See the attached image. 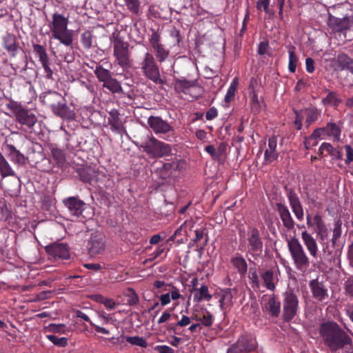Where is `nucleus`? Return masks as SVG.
<instances>
[{
  "label": "nucleus",
  "instance_id": "nucleus-44",
  "mask_svg": "<svg viewBox=\"0 0 353 353\" xmlns=\"http://www.w3.org/2000/svg\"><path fill=\"white\" fill-rule=\"evenodd\" d=\"M289 64L288 69L291 72H294L296 71L297 63H298V57L296 55L294 48H290L289 51Z\"/></svg>",
  "mask_w": 353,
  "mask_h": 353
},
{
  "label": "nucleus",
  "instance_id": "nucleus-31",
  "mask_svg": "<svg viewBox=\"0 0 353 353\" xmlns=\"http://www.w3.org/2000/svg\"><path fill=\"white\" fill-rule=\"evenodd\" d=\"M0 174L2 178L14 176L16 174L5 157L0 152Z\"/></svg>",
  "mask_w": 353,
  "mask_h": 353
},
{
  "label": "nucleus",
  "instance_id": "nucleus-54",
  "mask_svg": "<svg viewBox=\"0 0 353 353\" xmlns=\"http://www.w3.org/2000/svg\"><path fill=\"white\" fill-rule=\"evenodd\" d=\"M344 288L346 294L353 297V278H350L345 281Z\"/></svg>",
  "mask_w": 353,
  "mask_h": 353
},
{
  "label": "nucleus",
  "instance_id": "nucleus-22",
  "mask_svg": "<svg viewBox=\"0 0 353 353\" xmlns=\"http://www.w3.org/2000/svg\"><path fill=\"white\" fill-rule=\"evenodd\" d=\"M108 123L112 131L122 134L124 132V127L121 119L119 118V114L115 109L109 112Z\"/></svg>",
  "mask_w": 353,
  "mask_h": 353
},
{
  "label": "nucleus",
  "instance_id": "nucleus-58",
  "mask_svg": "<svg viewBox=\"0 0 353 353\" xmlns=\"http://www.w3.org/2000/svg\"><path fill=\"white\" fill-rule=\"evenodd\" d=\"M205 151L211 155L214 160H219V155L216 148L213 145H207L205 148Z\"/></svg>",
  "mask_w": 353,
  "mask_h": 353
},
{
  "label": "nucleus",
  "instance_id": "nucleus-42",
  "mask_svg": "<svg viewBox=\"0 0 353 353\" xmlns=\"http://www.w3.org/2000/svg\"><path fill=\"white\" fill-rule=\"evenodd\" d=\"M324 130L328 134L333 136L336 141H339L341 130L335 123H327Z\"/></svg>",
  "mask_w": 353,
  "mask_h": 353
},
{
  "label": "nucleus",
  "instance_id": "nucleus-43",
  "mask_svg": "<svg viewBox=\"0 0 353 353\" xmlns=\"http://www.w3.org/2000/svg\"><path fill=\"white\" fill-rule=\"evenodd\" d=\"M127 9L132 13L138 14L140 11L139 0H123Z\"/></svg>",
  "mask_w": 353,
  "mask_h": 353
},
{
  "label": "nucleus",
  "instance_id": "nucleus-20",
  "mask_svg": "<svg viewBox=\"0 0 353 353\" xmlns=\"http://www.w3.org/2000/svg\"><path fill=\"white\" fill-rule=\"evenodd\" d=\"M279 273L278 268L265 270L261 275V279L267 289L274 291L276 283L278 281L277 274Z\"/></svg>",
  "mask_w": 353,
  "mask_h": 353
},
{
  "label": "nucleus",
  "instance_id": "nucleus-16",
  "mask_svg": "<svg viewBox=\"0 0 353 353\" xmlns=\"http://www.w3.org/2000/svg\"><path fill=\"white\" fill-rule=\"evenodd\" d=\"M102 234L94 232L88 242V250L91 255L100 254L105 248V242Z\"/></svg>",
  "mask_w": 353,
  "mask_h": 353
},
{
  "label": "nucleus",
  "instance_id": "nucleus-21",
  "mask_svg": "<svg viewBox=\"0 0 353 353\" xmlns=\"http://www.w3.org/2000/svg\"><path fill=\"white\" fill-rule=\"evenodd\" d=\"M276 210L283 222V224L288 230H292L294 227V221L290 214L288 207L281 203L276 204Z\"/></svg>",
  "mask_w": 353,
  "mask_h": 353
},
{
  "label": "nucleus",
  "instance_id": "nucleus-47",
  "mask_svg": "<svg viewBox=\"0 0 353 353\" xmlns=\"http://www.w3.org/2000/svg\"><path fill=\"white\" fill-rule=\"evenodd\" d=\"M81 41L85 48L89 49L92 46V34L89 31H86L81 34Z\"/></svg>",
  "mask_w": 353,
  "mask_h": 353
},
{
  "label": "nucleus",
  "instance_id": "nucleus-25",
  "mask_svg": "<svg viewBox=\"0 0 353 353\" xmlns=\"http://www.w3.org/2000/svg\"><path fill=\"white\" fill-rule=\"evenodd\" d=\"M192 319L201 322L200 323L205 327H210L213 324L212 314L205 308H202L198 313H193Z\"/></svg>",
  "mask_w": 353,
  "mask_h": 353
},
{
  "label": "nucleus",
  "instance_id": "nucleus-8",
  "mask_svg": "<svg viewBox=\"0 0 353 353\" xmlns=\"http://www.w3.org/2000/svg\"><path fill=\"white\" fill-rule=\"evenodd\" d=\"M148 124L156 134H168L165 139L171 141L174 137V130L167 121L159 117L150 116Z\"/></svg>",
  "mask_w": 353,
  "mask_h": 353
},
{
  "label": "nucleus",
  "instance_id": "nucleus-41",
  "mask_svg": "<svg viewBox=\"0 0 353 353\" xmlns=\"http://www.w3.org/2000/svg\"><path fill=\"white\" fill-rule=\"evenodd\" d=\"M232 265L241 274H244L247 271V263L244 259L241 257H236L232 260Z\"/></svg>",
  "mask_w": 353,
  "mask_h": 353
},
{
  "label": "nucleus",
  "instance_id": "nucleus-12",
  "mask_svg": "<svg viewBox=\"0 0 353 353\" xmlns=\"http://www.w3.org/2000/svg\"><path fill=\"white\" fill-rule=\"evenodd\" d=\"M16 120L22 125L25 130H30L37 122L36 115L32 112L20 108L14 112Z\"/></svg>",
  "mask_w": 353,
  "mask_h": 353
},
{
  "label": "nucleus",
  "instance_id": "nucleus-5",
  "mask_svg": "<svg viewBox=\"0 0 353 353\" xmlns=\"http://www.w3.org/2000/svg\"><path fill=\"white\" fill-rule=\"evenodd\" d=\"M283 316L285 321H291L299 312V299L292 288H288L283 294Z\"/></svg>",
  "mask_w": 353,
  "mask_h": 353
},
{
  "label": "nucleus",
  "instance_id": "nucleus-48",
  "mask_svg": "<svg viewBox=\"0 0 353 353\" xmlns=\"http://www.w3.org/2000/svg\"><path fill=\"white\" fill-rule=\"evenodd\" d=\"M47 338L53 344H54L57 346L64 347L67 345L68 339L65 337L58 338L54 335L50 334V335H47Z\"/></svg>",
  "mask_w": 353,
  "mask_h": 353
},
{
  "label": "nucleus",
  "instance_id": "nucleus-60",
  "mask_svg": "<svg viewBox=\"0 0 353 353\" xmlns=\"http://www.w3.org/2000/svg\"><path fill=\"white\" fill-rule=\"evenodd\" d=\"M191 320H192V316L189 317L185 315H183L181 319L176 323V326H187L191 323Z\"/></svg>",
  "mask_w": 353,
  "mask_h": 353
},
{
  "label": "nucleus",
  "instance_id": "nucleus-35",
  "mask_svg": "<svg viewBox=\"0 0 353 353\" xmlns=\"http://www.w3.org/2000/svg\"><path fill=\"white\" fill-rule=\"evenodd\" d=\"M193 292L194 301L196 302H200L203 299L209 301L212 297L209 294L208 288L206 285H202L199 288H194Z\"/></svg>",
  "mask_w": 353,
  "mask_h": 353
},
{
  "label": "nucleus",
  "instance_id": "nucleus-24",
  "mask_svg": "<svg viewBox=\"0 0 353 353\" xmlns=\"http://www.w3.org/2000/svg\"><path fill=\"white\" fill-rule=\"evenodd\" d=\"M288 200L292 212L296 219L299 221L303 220L304 212L297 195L294 192H290L288 194Z\"/></svg>",
  "mask_w": 353,
  "mask_h": 353
},
{
  "label": "nucleus",
  "instance_id": "nucleus-53",
  "mask_svg": "<svg viewBox=\"0 0 353 353\" xmlns=\"http://www.w3.org/2000/svg\"><path fill=\"white\" fill-rule=\"evenodd\" d=\"M170 36L172 39V46H175L176 45H179L180 43V36H179V31L177 30L175 28H173L170 30Z\"/></svg>",
  "mask_w": 353,
  "mask_h": 353
},
{
  "label": "nucleus",
  "instance_id": "nucleus-19",
  "mask_svg": "<svg viewBox=\"0 0 353 353\" xmlns=\"http://www.w3.org/2000/svg\"><path fill=\"white\" fill-rule=\"evenodd\" d=\"M263 307L268 311L272 316H277L281 311V303L274 295L264 296Z\"/></svg>",
  "mask_w": 353,
  "mask_h": 353
},
{
  "label": "nucleus",
  "instance_id": "nucleus-10",
  "mask_svg": "<svg viewBox=\"0 0 353 353\" xmlns=\"http://www.w3.org/2000/svg\"><path fill=\"white\" fill-rule=\"evenodd\" d=\"M295 114L294 125L297 130H301V122L303 118H305V123L307 126H309L318 119L319 112L316 108H310L296 111Z\"/></svg>",
  "mask_w": 353,
  "mask_h": 353
},
{
  "label": "nucleus",
  "instance_id": "nucleus-6",
  "mask_svg": "<svg viewBox=\"0 0 353 353\" xmlns=\"http://www.w3.org/2000/svg\"><path fill=\"white\" fill-rule=\"evenodd\" d=\"M288 247L294 264L298 269L305 268L309 265V259L304 249L296 237L287 240Z\"/></svg>",
  "mask_w": 353,
  "mask_h": 353
},
{
  "label": "nucleus",
  "instance_id": "nucleus-59",
  "mask_svg": "<svg viewBox=\"0 0 353 353\" xmlns=\"http://www.w3.org/2000/svg\"><path fill=\"white\" fill-rule=\"evenodd\" d=\"M128 296H129V299L128 301L130 305H135V304L138 303L139 297L134 290H130L129 291Z\"/></svg>",
  "mask_w": 353,
  "mask_h": 353
},
{
  "label": "nucleus",
  "instance_id": "nucleus-50",
  "mask_svg": "<svg viewBox=\"0 0 353 353\" xmlns=\"http://www.w3.org/2000/svg\"><path fill=\"white\" fill-rule=\"evenodd\" d=\"M193 227V223L191 221H185L183 225H181L179 228H178L174 234V236L178 235H182V232L185 234H188L187 228H188L190 230Z\"/></svg>",
  "mask_w": 353,
  "mask_h": 353
},
{
  "label": "nucleus",
  "instance_id": "nucleus-30",
  "mask_svg": "<svg viewBox=\"0 0 353 353\" xmlns=\"http://www.w3.org/2000/svg\"><path fill=\"white\" fill-rule=\"evenodd\" d=\"M6 148L9 151V158L12 162L19 164L25 163L26 158L24 155L21 153L19 150H17V148L13 145L8 144Z\"/></svg>",
  "mask_w": 353,
  "mask_h": 353
},
{
  "label": "nucleus",
  "instance_id": "nucleus-57",
  "mask_svg": "<svg viewBox=\"0 0 353 353\" xmlns=\"http://www.w3.org/2000/svg\"><path fill=\"white\" fill-rule=\"evenodd\" d=\"M154 350L158 353H174V350L168 345H157Z\"/></svg>",
  "mask_w": 353,
  "mask_h": 353
},
{
  "label": "nucleus",
  "instance_id": "nucleus-29",
  "mask_svg": "<svg viewBox=\"0 0 353 353\" xmlns=\"http://www.w3.org/2000/svg\"><path fill=\"white\" fill-rule=\"evenodd\" d=\"M350 21L347 17L336 18L330 16L328 19V25L336 31H341L347 29L349 26Z\"/></svg>",
  "mask_w": 353,
  "mask_h": 353
},
{
  "label": "nucleus",
  "instance_id": "nucleus-40",
  "mask_svg": "<svg viewBox=\"0 0 353 353\" xmlns=\"http://www.w3.org/2000/svg\"><path fill=\"white\" fill-rule=\"evenodd\" d=\"M184 165V162L181 160L173 161L170 163H166L163 165V170L171 173L172 170H181Z\"/></svg>",
  "mask_w": 353,
  "mask_h": 353
},
{
  "label": "nucleus",
  "instance_id": "nucleus-2",
  "mask_svg": "<svg viewBox=\"0 0 353 353\" xmlns=\"http://www.w3.org/2000/svg\"><path fill=\"white\" fill-rule=\"evenodd\" d=\"M43 104L49 107L57 117L64 119L72 120L75 114L66 103L65 98L57 92H48L40 97Z\"/></svg>",
  "mask_w": 353,
  "mask_h": 353
},
{
  "label": "nucleus",
  "instance_id": "nucleus-34",
  "mask_svg": "<svg viewBox=\"0 0 353 353\" xmlns=\"http://www.w3.org/2000/svg\"><path fill=\"white\" fill-rule=\"evenodd\" d=\"M327 96L321 101L323 105L338 106L341 102V98L336 92L327 91Z\"/></svg>",
  "mask_w": 353,
  "mask_h": 353
},
{
  "label": "nucleus",
  "instance_id": "nucleus-11",
  "mask_svg": "<svg viewBox=\"0 0 353 353\" xmlns=\"http://www.w3.org/2000/svg\"><path fill=\"white\" fill-rule=\"evenodd\" d=\"M149 42L158 61H164L169 56V50H166L161 43L160 34L154 31L149 39Z\"/></svg>",
  "mask_w": 353,
  "mask_h": 353
},
{
  "label": "nucleus",
  "instance_id": "nucleus-4",
  "mask_svg": "<svg viewBox=\"0 0 353 353\" xmlns=\"http://www.w3.org/2000/svg\"><path fill=\"white\" fill-rule=\"evenodd\" d=\"M141 147L145 152L154 158L169 156L172 152L170 145L154 137H148L145 141L141 142Z\"/></svg>",
  "mask_w": 353,
  "mask_h": 353
},
{
  "label": "nucleus",
  "instance_id": "nucleus-46",
  "mask_svg": "<svg viewBox=\"0 0 353 353\" xmlns=\"http://www.w3.org/2000/svg\"><path fill=\"white\" fill-rule=\"evenodd\" d=\"M270 0H258L256 2V8L259 10H263L265 12L270 16L274 14V11L269 8Z\"/></svg>",
  "mask_w": 353,
  "mask_h": 353
},
{
  "label": "nucleus",
  "instance_id": "nucleus-1",
  "mask_svg": "<svg viewBox=\"0 0 353 353\" xmlns=\"http://www.w3.org/2000/svg\"><path fill=\"white\" fill-rule=\"evenodd\" d=\"M319 336L324 345L336 352L352 343L351 338L334 322H326L319 327Z\"/></svg>",
  "mask_w": 353,
  "mask_h": 353
},
{
  "label": "nucleus",
  "instance_id": "nucleus-14",
  "mask_svg": "<svg viewBox=\"0 0 353 353\" xmlns=\"http://www.w3.org/2000/svg\"><path fill=\"white\" fill-rule=\"evenodd\" d=\"M63 203L70 214L76 217L82 215L83 212L86 209L85 203L83 201L73 196L64 199Z\"/></svg>",
  "mask_w": 353,
  "mask_h": 353
},
{
  "label": "nucleus",
  "instance_id": "nucleus-49",
  "mask_svg": "<svg viewBox=\"0 0 353 353\" xmlns=\"http://www.w3.org/2000/svg\"><path fill=\"white\" fill-rule=\"evenodd\" d=\"M322 131H325L324 128L323 129H316V130H314L313 132L312 135L305 141L304 144H305V147L306 149L310 148V143L313 140L316 139L318 137H319L321 134Z\"/></svg>",
  "mask_w": 353,
  "mask_h": 353
},
{
  "label": "nucleus",
  "instance_id": "nucleus-17",
  "mask_svg": "<svg viewBox=\"0 0 353 353\" xmlns=\"http://www.w3.org/2000/svg\"><path fill=\"white\" fill-rule=\"evenodd\" d=\"M46 251L55 259H67L70 257L69 250L63 243H53L46 247Z\"/></svg>",
  "mask_w": 353,
  "mask_h": 353
},
{
  "label": "nucleus",
  "instance_id": "nucleus-38",
  "mask_svg": "<svg viewBox=\"0 0 353 353\" xmlns=\"http://www.w3.org/2000/svg\"><path fill=\"white\" fill-rule=\"evenodd\" d=\"M103 87L108 89L112 93H119L123 91L120 83L112 77L105 83H103Z\"/></svg>",
  "mask_w": 353,
  "mask_h": 353
},
{
  "label": "nucleus",
  "instance_id": "nucleus-39",
  "mask_svg": "<svg viewBox=\"0 0 353 353\" xmlns=\"http://www.w3.org/2000/svg\"><path fill=\"white\" fill-rule=\"evenodd\" d=\"M250 97H251V109L253 112L255 114L259 113L261 108V105L260 101L259 99L257 93L256 91L252 88L250 92Z\"/></svg>",
  "mask_w": 353,
  "mask_h": 353
},
{
  "label": "nucleus",
  "instance_id": "nucleus-13",
  "mask_svg": "<svg viewBox=\"0 0 353 353\" xmlns=\"http://www.w3.org/2000/svg\"><path fill=\"white\" fill-rule=\"evenodd\" d=\"M114 55L119 65L123 68L130 67V61L128 49L123 43L117 41L114 43Z\"/></svg>",
  "mask_w": 353,
  "mask_h": 353
},
{
  "label": "nucleus",
  "instance_id": "nucleus-26",
  "mask_svg": "<svg viewBox=\"0 0 353 353\" xmlns=\"http://www.w3.org/2000/svg\"><path fill=\"white\" fill-rule=\"evenodd\" d=\"M219 302L221 310L225 313L232 305L233 294L230 289L221 290L219 294Z\"/></svg>",
  "mask_w": 353,
  "mask_h": 353
},
{
  "label": "nucleus",
  "instance_id": "nucleus-37",
  "mask_svg": "<svg viewBox=\"0 0 353 353\" xmlns=\"http://www.w3.org/2000/svg\"><path fill=\"white\" fill-rule=\"evenodd\" d=\"M194 85V81H188L185 79H176L174 83V88L177 92H185V90L193 87Z\"/></svg>",
  "mask_w": 353,
  "mask_h": 353
},
{
  "label": "nucleus",
  "instance_id": "nucleus-45",
  "mask_svg": "<svg viewBox=\"0 0 353 353\" xmlns=\"http://www.w3.org/2000/svg\"><path fill=\"white\" fill-rule=\"evenodd\" d=\"M127 342L133 345H137L141 347H146L148 343L146 341L140 336H127L125 338Z\"/></svg>",
  "mask_w": 353,
  "mask_h": 353
},
{
  "label": "nucleus",
  "instance_id": "nucleus-61",
  "mask_svg": "<svg viewBox=\"0 0 353 353\" xmlns=\"http://www.w3.org/2000/svg\"><path fill=\"white\" fill-rule=\"evenodd\" d=\"M235 92L236 90L234 88V87H229L225 96V101L227 103L230 102L234 99Z\"/></svg>",
  "mask_w": 353,
  "mask_h": 353
},
{
  "label": "nucleus",
  "instance_id": "nucleus-62",
  "mask_svg": "<svg viewBox=\"0 0 353 353\" xmlns=\"http://www.w3.org/2000/svg\"><path fill=\"white\" fill-rule=\"evenodd\" d=\"M333 149L334 148L331 145V144L328 143H323L320 146L319 152L320 154H323L324 151H326L329 154H330Z\"/></svg>",
  "mask_w": 353,
  "mask_h": 353
},
{
  "label": "nucleus",
  "instance_id": "nucleus-63",
  "mask_svg": "<svg viewBox=\"0 0 353 353\" xmlns=\"http://www.w3.org/2000/svg\"><path fill=\"white\" fill-rule=\"evenodd\" d=\"M316 234L321 241H324L327 238L328 236V230L327 227L325 226L321 229L316 230Z\"/></svg>",
  "mask_w": 353,
  "mask_h": 353
},
{
  "label": "nucleus",
  "instance_id": "nucleus-3",
  "mask_svg": "<svg viewBox=\"0 0 353 353\" xmlns=\"http://www.w3.org/2000/svg\"><path fill=\"white\" fill-rule=\"evenodd\" d=\"M68 19L59 13H54L49 26L52 38L57 39L65 46L71 47L73 43L72 31L68 29Z\"/></svg>",
  "mask_w": 353,
  "mask_h": 353
},
{
  "label": "nucleus",
  "instance_id": "nucleus-64",
  "mask_svg": "<svg viewBox=\"0 0 353 353\" xmlns=\"http://www.w3.org/2000/svg\"><path fill=\"white\" fill-rule=\"evenodd\" d=\"M217 116V110L214 108H211L205 114V118L207 120L210 121L214 119Z\"/></svg>",
  "mask_w": 353,
  "mask_h": 353
},
{
  "label": "nucleus",
  "instance_id": "nucleus-51",
  "mask_svg": "<svg viewBox=\"0 0 353 353\" xmlns=\"http://www.w3.org/2000/svg\"><path fill=\"white\" fill-rule=\"evenodd\" d=\"M34 50L37 52V54L39 55V61H42L45 59H48V54L46 52V50L44 47H43L41 45H35L34 46Z\"/></svg>",
  "mask_w": 353,
  "mask_h": 353
},
{
  "label": "nucleus",
  "instance_id": "nucleus-28",
  "mask_svg": "<svg viewBox=\"0 0 353 353\" xmlns=\"http://www.w3.org/2000/svg\"><path fill=\"white\" fill-rule=\"evenodd\" d=\"M163 290L168 291V292L161 295L159 297L161 303L163 306L169 304L171 301V299L177 300L181 297L179 290L175 287H171V288H165Z\"/></svg>",
  "mask_w": 353,
  "mask_h": 353
},
{
  "label": "nucleus",
  "instance_id": "nucleus-27",
  "mask_svg": "<svg viewBox=\"0 0 353 353\" xmlns=\"http://www.w3.org/2000/svg\"><path fill=\"white\" fill-rule=\"evenodd\" d=\"M277 141L275 137H271L268 140V147L265 151V160L266 162H272L278 157L276 152Z\"/></svg>",
  "mask_w": 353,
  "mask_h": 353
},
{
  "label": "nucleus",
  "instance_id": "nucleus-15",
  "mask_svg": "<svg viewBox=\"0 0 353 353\" xmlns=\"http://www.w3.org/2000/svg\"><path fill=\"white\" fill-rule=\"evenodd\" d=\"M248 240L249 250L253 254H261L263 248V242L258 229L253 228L248 232Z\"/></svg>",
  "mask_w": 353,
  "mask_h": 353
},
{
  "label": "nucleus",
  "instance_id": "nucleus-56",
  "mask_svg": "<svg viewBox=\"0 0 353 353\" xmlns=\"http://www.w3.org/2000/svg\"><path fill=\"white\" fill-rule=\"evenodd\" d=\"M345 150L346 152L345 163L350 164L353 161V149L350 145H347L345 146Z\"/></svg>",
  "mask_w": 353,
  "mask_h": 353
},
{
  "label": "nucleus",
  "instance_id": "nucleus-9",
  "mask_svg": "<svg viewBox=\"0 0 353 353\" xmlns=\"http://www.w3.org/2000/svg\"><path fill=\"white\" fill-rule=\"evenodd\" d=\"M257 348V342L249 335H242L228 350V353H249Z\"/></svg>",
  "mask_w": 353,
  "mask_h": 353
},
{
  "label": "nucleus",
  "instance_id": "nucleus-33",
  "mask_svg": "<svg viewBox=\"0 0 353 353\" xmlns=\"http://www.w3.org/2000/svg\"><path fill=\"white\" fill-rule=\"evenodd\" d=\"M3 45L8 52L11 55L14 56L17 50V45L16 43V37L12 34H7L3 37Z\"/></svg>",
  "mask_w": 353,
  "mask_h": 353
},
{
  "label": "nucleus",
  "instance_id": "nucleus-52",
  "mask_svg": "<svg viewBox=\"0 0 353 353\" xmlns=\"http://www.w3.org/2000/svg\"><path fill=\"white\" fill-rule=\"evenodd\" d=\"M41 63L42 67L44 70L46 77L48 79H52L53 72L51 70V68H50L49 59H45V60L41 61Z\"/></svg>",
  "mask_w": 353,
  "mask_h": 353
},
{
  "label": "nucleus",
  "instance_id": "nucleus-18",
  "mask_svg": "<svg viewBox=\"0 0 353 353\" xmlns=\"http://www.w3.org/2000/svg\"><path fill=\"white\" fill-rule=\"evenodd\" d=\"M313 297L318 301L323 302L328 299L327 290L322 282L312 280L309 284Z\"/></svg>",
  "mask_w": 353,
  "mask_h": 353
},
{
  "label": "nucleus",
  "instance_id": "nucleus-7",
  "mask_svg": "<svg viewBox=\"0 0 353 353\" xmlns=\"http://www.w3.org/2000/svg\"><path fill=\"white\" fill-rule=\"evenodd\" d=\"M140 65L141 69L146 77L156 83L163 82L160 77L159 66L151 53L147 52L144 54Z\"/></svg>",
  "mask_w": 353,
  "mask_h": 353
},
{
  "label": "nucleus",
  "instance_id": "nucleus-23",
  "mask_svg": "<svg viewBox=\"0 0 353 353\" xmlns=\"http://www.w3.org/2000/svg\"><path fill=\"white\" fill-rule=\"evenodd\" d=\"M301 239L310 255L316 258L318 256V245L316 239L306 230L302 232Z\"/></svg>",
  "mask_w": 353,
  "mask_h": 353
},
{
  "label": "nucleus",
  "instance_id": "nucleus-36",
  "mask_svg": "<svg viewBox=\"0 0 353 353\" xmlns=\"http://www.w3.org/2000/svg\"><path fill=\"white\" fill-rule=\"evenodd\" d=\"M94 73L99 81L105 83L112 78L110 72L101 66L97 67Z\"/></svg>",
  "mask_w": 353,
  "mask_h": 353
},
{
  "label": "nucleus",
  "instance_id": "nucleus-32",
  "mask_svg": "<svg viewBox=\"0 0 353 353\" xmlns=\"http://www.w3.org/2000/svg\"><path fill=\"white\" fill-rule=\"evenodd\" d=\"M337 64L341 70H347L353 74V59L345 54H339L337 57Z\"/></svg>",
  "mask_w": 353,
  "mask_h": 353
},
{
  "label": "nucleus",
  "instance_id": "nucleus-55",
  "mask_svg": "<svg viewBox=\"0 0 353 353\" xmlns=\"http://www.w3.org/2000/svg\"><path fill=\"white\" fill-rule=\"evenodd\" d=\"M314 227H316V230L321 229L326 226L323 221L321 216L319 215V214H316L314 216Z\"/></svg>",
  "mask_w": 353,
  "mask_h": 353
}]
</instances>
